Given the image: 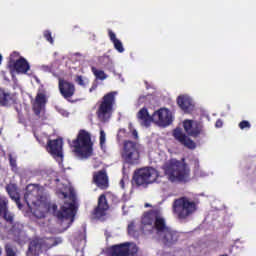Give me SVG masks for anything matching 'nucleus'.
<instances>
[{
    "label": "nucleus",
    "mask_w": 256,
    "mask_h": 256,
    "mask_svg": "<svg viewBox=\"0 0 256 256\" xmlns=\"http://www.w3.org/2000/svg\"><path fill=\"white\" fill-rule=\"evenodd\" d=\"M162 169L170 183H187L191 175V169L185 163V158L181 161L171 158L164 163Z\"/></svg>",
    "instance_id": "obj_1"
},
{
    "label": "nucleus",
    "mask_w": 256,
    "mask_h": 256,
    "mask_svg": "<svg viewBox=\"0 0 256 256\" xmlns=\"http://www.w3.org/2000/svg\"><path fill=\"white\" fill-rule=\"evenodd\" d=\"M198 209L199 201L187 196L177 198L172 203V213L179 221H187L197 213Z\"/></svg>",
    "instance_id": "obj_2"
},
{
    "label": "nucleus",
    "mask_w": 256,
    "mask_h": 256,
    "mask_svg": "<svg viewBox=\"0 0 256 256\" xmlns=\"http://www.w3.org/2000/svg\"><path fill=\"white\" fill-rule=\"evenodd\" d=\"M70 147L77 157H81V159H89V157L93 156L91 133L85 129L79 130L76 139L72 140Z\"/></svg>",
    "instance_id": "obj_3"
},
{
    "label": "nucleus",
    "mask_w": 256,
    "mask_h": 256,
    "mask_svg": "<svg viewBox=\"0 0 256 256\" xmlns=\"http://www.w3.org/2000/svg\"><path fill=\"white\" fill-rule=\"evenodd\" d=\"M159 179V171L153 167H143L134 171L132 178L136 187L147 189L149 185H153Z\"/></svg>",
    "instance_id": "obj_4"
},
{
    "label": "nucleus",
    "mask_w": 256,
    "mask_h": 256,
    "mask_svg": "<svg viewBox=\"0 0 256 256\" xmlns=\"http://www.w3.org/2000/svg\"><path fill=\"white\" fill-rule=\"evenodd\" d=\"M117 92H109L102 97L100 105L96 111V115L100 121H109L113 115V107H115V97Z\"/></svg>",
    "instance_id": "obj_5"
},
{
    "label": "nucleus",
    "mask_w": 256,
    "mask_h": 256,
    "mask_svg": "<svg viewBox=\"0 0 256 256\" xmlns=\"http://www.w3.org/2000/svg\"><path fill=\"white\" fill-rule=\"evenodd\" d=\"M141 154L139 153V144L131 140L124 142V147L122 151V159L128 165H137L139 164V159Z\"/></svg>",
    "instance_id": "obj_6"
},
{
    "label": "nucleus",
    "mask_w": 256,
    "mask_h": 256,
    "mask_svg": "<svg viewBox=\"0 0 256 256\" xmlns=\"http://www.w3.org/2000/svg\"><path fill=\"white\" fill-rule=\"evenodd\" d=\"M139 252L137 245L124 242L112 245L108 250V256H135Z\"/></svg>",
    "instance_id": "obj_7"
},
{
    "label": "nucleus",
    "mask_w": 256,
    "mask_h": 256,
    "mask_svg": "<svg viewBox=\"0 0 256 256\" xmlns=\"http://www.w3.org/2000/svg\"><path fill=\"white\" fill-rule=\"evenodd\" d=\"M9 69H13L16 73L25 74L31 69L29 62L24 57H19L18 52H13L10 55L8 62Z\"/></svg>",
    "instance_id": "obj_8"
},
{
    "label": "nucleus",
    "mask_w": 256,
    "mask_h": 256,
    "mask_svg": "<svg viewBox=\"0 0 256 256\" xmlns=\"http://www.w3.org/2000/svg\"><path fill=\"white\" fill-rule=\"evenodd\" d=\"M52 209L55 217L60 221L71 219V223H73L75 215H77V206H75V203H65L59 211H57V204H54L52 205Z\"/></svg>",
    "instance_id": "obj_9"
},
{
    "label": "nucleus",
    "mask_w": 256,
    "mask_h": 256,
    "mask_svg": "<svg viewBox=\"0 0 256 256\" xmlns=\"http://www.w3.org/2000/svg\"><path fill=\"white\" fill-rule=\"evenodd\" d=\"M153 123L158 127H169L173 123V113L167 108H160L153 113Z\"/></svg>",
    "instance_id": "obj_10"
},
{
    "label": "nucleus",
    "mask_w": 256,
    "mask_h": 256,
    "mask_svg": "<svg viewBox=\"0 0 256 256\" xmlns=\"http://www.w3.org/2000/svg\"><path fill=\"white\" fill-rule=\"evenodd\" d=\"M157 215H159V209L150 210L143 214L141 218V231L144 235H151Z\"/></svg>",
    "instance_id": "obj_11"
},
{
    "label": "nucleus",
    "mask_w": 256,
    "mask_h": 256,
    "mask_svg": "<svg viewBox=\"0 0 256 256\" xmlns=\"http://www.w3.org/2000/svg\"><path fill=\"white\" fill-rule=\"evenodd\" d=\"M24 201L28 205L29 208L37 207L40 203L39 196V187L35 184H29L26 187V192L24 194Z\"/></svg>",
    "instance_id": "obj_12"
},
{
    "label": "nucleus",
    "mask_w": 256,
    "mask_h": 256,
    "mask_svg": "<svg viewBox=\"0 0 256 256\" xmlns=\"http://www.w3.org/2000/svg\"><path fill=\"white\" fill-rule=\"evenodd\" d=\"M47 105V93L44 89H40L36 94L34 102L32 103V110L36 117H41V113L45 111Z\"/></svg>",
    "instance_id": "obj_13"
},
{
    "label": "nucleus",
    "mask_w": 256,
    "mask_h": 256,
    "mask_svg": "<svg viewBox=\"0 0 256 256\" xmlns=\"http://www.w3.org/2000/svg\"><path fill=\"white\" fill-rule=\"evenodd\" d=\"M107 211H109V203H107V196L105 194H101L98 198V205L92 211L93 219H103L105 215H107Z\"/></svg>",
    "instance_id": "obj_14"
},
{
    "label": "nucleus",
    "mask_w": 256,
    "mask_h": 256,
    "mask_svg": "<svg viewBox=\"0 0 256 256\" xmlns=\"http://www.w3.org/2000/svg\"><path fill=\"white\" fill-rule=\"evenodd\" d=\"M183 127L187 135L197 138L203 133V124L193 120H184Z\"/></svg>",
    "instance_id": "obj_15"
},
{
    "label": "nucleus",
    "mask_w": 256,
    "mask_h": 256,
    "mask_svg": "<svg viewBox=\"0 0 256 256\" xmlns=\"http://www.w3.org/2000/svg\"><path fill=\"white\" fill-rule=\"evenodd\" d=\"M47 247V240L43 238H34L30 241L27 251V256H39L41 250Z\"/></svg>",
    "instance_id": "obj_16"
},
{
    "label": "nucleus",
    "mask_w": 256,
    "mask_h": 256,
    "mask_svg": "<svg viewBox=\"0 0 256 256\" xmlns=\"http://www.w3.org/2000/svg\"><path fill=\"white\" fill-rule=\"evenodd\" d=\"M0 217L9 225H13L15 221V215L9 211V200L4 196H0Z\"/></svg>",
    "instance_id": "obj_17"
},
{
    "label": "nucleus",
    "mask_w": 256,
    "mask_h": 256,
    "mask_svg": "<svg viewBox=\"0 0 256 256\" xmlns=\"http://www.w3.org/2000/svg\"><path fill=\"white\" fill-rule=\"evenodd\" d=\"M58 88L64 99H71L75 95V84L63 78H59Z\"/></svg>",
    "instance_id": "obj_18"
},
{
    "label": "nucleus",
    "mask_w": 256,
    "mask_h": 256,
    "mask_svg": "<svg viewBox=\"0 0 256 256\" xmlns=\"http://www.w3.org/2000/svg\"><path fill=\"white\" fill-rule=\"evenodd\" d=\"M173 137L174 139H176V141H179L181 145L187 147V149H195V147H197L195 142L191 138L186 136L181 128L174 129Z\"/></svg>",
    "instance_id": "obj_19"
},
{
    "label": "nucleus",
    "mask_w": 256,
    "mask_h": 256,
    "mask_svg": "<svg viewBox=\"0 0 256 256\" xmlns=\"http://www.w3.org/2000/svg\"><path fill=\"white\" fill-rule=\"evenodd\" d=\"M167 229H169V226H167L165 218L161 217V211L158 210V215H156L150 235H157L159 237Z\"/></svg>",
    "instance_id": "obj_20"
},
{
    "label": "nucleus",
    "mask_w": 256,
    "mask_h": 256,
    "mask_svg": "<svg viewBox=\"0 0 256 256\" xmlns=\"http://www.w3.org/2000/svg\"><path fill=\"white\" fill-rule=\"evenodd\" d=\"M46 149L53 157H63V140H49Z\"/></svg>",
    "instance_id": "obj_21"
},
{
    "label": "nucleus",
    "mask_w": 256,
    "mask_h": 256,
    "mask_svg": "<svg viewBox=\"0 0 256 256\" xmlns=\"http://www.w3.org/2000/svg\"><path fill=\"white\" fill-rule=\"evenodd\" d=\"M159 237H162V242L167 247H171V245H175L179 241V232L167 228L162 234L159 235Z\"/></svg>",
    "instance_id": "obj_22"
},
{
    "label": "nucleus",
    "mask_w": 256,
    "mask_h": 256,
    "mask_svg": "<svg viewBox=\"0 0 256 256\" xmlns=\"http://www.w3.org/2000/svg\"><path fill=\"white\" fill-rule=\"evenodd\" d=\"M93 183H95L99 187V189H108L109 177L107 176V172L105 170L94 172Z\"/></svg>",
    "instance_id": "obj_23"
},
{
    "label": "nucleus",
    "mask_w": 256,
    "mask_h": 256,
    "mask_svg": "<svg viewBox=\"0 0 256 256\" xmlns=\"http://www.w3.org/2000/svg\"><path fill=\"white\" fill-rule=\"evenodd\" d=\"M17 104V96L13 93L0 89V107H11Z\"/></svg>",
    "instance_id": "obj_24"
},
{
    "label": "nucleus",
    "mask_w": 256,
    "mask_h": 256,
    "mask_svg": "<svg viewBox=\"0 0 256 256\" xmlns=\"http://www.w3.org/2000/svg\"><path fill=\"white\" fill-rule=\"evenodd\" d=\"M6 191L9 197L12 199V201H15L18 209H23V204H21V196L17 191V184H13V183L7 184Z\"/></svg>",
    "instance_id": "obj_25"
},
{
    "label": "nucleus",
    "mask_w": 256,
    "mask_h": 256,
    "mask_svg": "<svg viewBox=\"0 0 256 256\" xmlns=\"http://www.w3.org/2000/svg\"><path fill=\"white\" fill-rule=\"evenodd\" d=\"M137 119L143 127H150L151 123H153V114L152 116L149 115V110L147 108L143 107L139 110L137 113Z\"/></svg>",
    "instance_id": "obj_26"
},
{
    "label": "nucleus",
    "mask_w": 256,
    "mask_h": 256,
    "mask_svg": "<svg viewBox=\"0 0 256 256\" xmlns=\"http://www.w3.org/2000/svg\"><path fill=\"white\" fill-rule=\"evenodd\" d=\"M177 104L184 113H191L195 109L193 100L187 96H179L177 98Z\"/></svg>",
    "instance_id": "obj_27"
},
{
    "label": "nucleus",
    "mask_w": 256,
    "mask_h": 256,
    "mask_svg": "<svg viewBox=\"0 0 256 256\" xmlns=\"http://www.w3.org/2000/svg\"><path fill=\"white\" fill-rule=\"evenodd\" d=\"M108 37L110 41L113 43L114 49H116L118 53H123L125 51V48L123 47V42L117 39V35L115 34V32H113V30H108Z\"/></svg>",
    "instance_id": "obj_28"
},
{
    "label": "nucleus",
    "mask_w": 256,
    "mask_h": 256,
    "mask_svg": "<svg viewBox=\"0 0 256 256\" xmlns=\"http://www.w3.org/2000/svg\"><path fill=\"white\" fill-rule=\"evenodd\" d=\"M92 73H94L96 79H100V81H105L107 78V74L103 70H97V68L92 67Z\"/></svg>",
    "instance_id": "obj_29"
},
{
    "label": "nucleus",
    "mask_w": 256,
    "mask_h": 256,
    "mask_svg": "<svg viewBox=\"0 0 256 256\" xmlns=\"http://www.w3.org/2000/svg\"><path fill=\"white\" fill-rule=\"evenodd\" d=\"M128 235H131V237H139V233L135 231V222H131L128 225Z\"/></svg>",
    "instance_id": "obj_30"
},
{
    "label": "nucleus",
    "mask_w": 256,
    "mask_h": 256,
    "mask_svg": "<svg viewBox=\"0 0 256 256\" xmlns=\"http://www.w3.org/2000/svg\"><path fill=\"white\" fill-rule=\"evenodd\" d=\"M5 253L6 256H17V253L13 250V246H11V244L5 245Z\"/></svg>",
    "instance_id": "obj_31"
},
{
    "label": "nucleus",
    "mask_w": 256,
    "mask_h": 256,
    "mask_svg": "<svg viewBox=\"0 0 256 256\" xmlns=\"http://www.w3.org/2000/svg\"><path fill=\"white\" fill-rule=\"evenodd\" d=\"M43 35L46 41H48V43H51V45H53L54 40H53V36L51 35V31L46 30L44 31Z\"/></svg>",
    "instance_id": "obj_32"
},
{
    "label": "nucleus",
    "mask_w": 256,
    "mask_h": 256,
    "mask_svg": "<svg viewBox=\"0 0 256 256\" xmlns=\"http://www.w3.org/2000/svg\"><path fill=\"white\" fill-rule=\"evenodd\" d=\"M21 231H23V225H21L20 223H15L12 225V232L17 233L19 235Z\"/></svg>",
    "instance_id": "obj_33"
},
{
    "label": "nucleus",
    "mask_w": 256,
    "mask_h": 256,
    "mask_svg": "<svg viewBox=\"0 0 256 256\" xmlns=\"http://www.w3.org/2000/svg\"><path fill=\"white\" fill-rule=\"evenodd\" d=\"M239 129H249L251 127V123L247 120H243L238 124Z\"/></svg>",
    "instance_id": "obj_34"
},
{
    "label": "nucleus",
    "mask_w": 256,
    "mask_h": 256,
    "mask_svg": "<svg viewBox=\"0 0 256 256\" xmlns=\"http://www.w3.org/2000/svg\"><path fill=\"white\" fill-rule=\"evenodd\" d=\"M9 163L12 169H17V158H13V155L9 154Z\"/></svg>",
    "instance_id": "obj_35"
},
{
    "label": "nucleus",
    "mask_w": 256,
    "mask_h": 256,
    "mask_svg": "<svg viewBox=\"0 0 256 256\" xmlns=\"http://www.w3.org/2000/svg\"><path fill=\"white\" fill-rule=\"evenodd\" d=\"M75 82L80 85V87H85V80L83 79V76L77 75L75 78Z\"/></svg>",
    "instance_id": "obj_36"
},
{
    "label": "nucleus",
    "mask_w": 256,
    "mask_h": 256,
    "mask_svg": "<svg viewBox=\"0 0 256 256\" xmlns=\"http://www.w3.org/2000/svg\"><path fill=\"white\" fill-rule=\"evenodd\" d=\"M106 141V134L105 131L101 130L100 131V146L103 147V144Z\"/></svg>",
    "instance_id": "obj_37"
},
{
    "label": "nucleus",
    "mask_w": 256,
    "mask_h": 256,
    "mask_svg": "<svg viewBox=\"0 0 256 256\" xmlns=\"http://www.w3.org/2000/svg\"><path fill=\"white\" fill-rule=\"evenodd\" d=\"M132 135L134 139H139V134L137 133V130H133Z\"/></svg>",
    "instance_id": "obj_38"
},
{
    "label": "nucleus",
    "mask_w": 256,
    "mask_h": 256,
    "mask_svg": "<svg viewBox=\"0 0 256 256\" xmlns=\"http://www.w3.org/2000/svg\"><path fill=\"white\" fill-rule=\"evenodd\" d=\"M215 125H216V127H218V128H219V127H223V122H222L221 120H217Z\"/></svg>",
    "instance_id": "obj_39"
},
{
    "label": "nucleus",
    "mask_w": 256,
    "mask_h": 256,
    "mask_svg": "<svg viewBox=\"0 0 256 256\" xmlns=\"http://www.w3.org/2000/svg\"><path fill=\"white\" fill-rule=\"evenodd\" d=\"M95 89H97V84H93L91 86V88L89 89L90 93H93V91H95Z\"/></svg>",
    "instance_id": "obj_40"
},
{
    "label": "nucleus",
    "mask_w": 256,
    "mask_h": 256,
    "mask_svg": "<svg viewBox=\"0 0 256 256\" xmlns=\"http://www.w3.org/2000/svg\"><path fill=\"white\" fill-rule=\"evenodd\" d=\"M120 185H121L122 189H125V180L121 179Z\"/></svg>",
    "instance_id": "obj_41"
},
{
    "label": "nucleus",
    "mask_w": 256,
    "mask_h": 256,
    "mask_svg": "<svg viewBox=\"0 0 256 256\" xmlns=\"http://www.w3.org/2000/svg\"><path fill=\"white\" fill-rule=\"evenodd\" d=\"M61 195H62L63 199H67V197H68V194L66 192H61Z\"/></svg>",
    "instance_id": "obj_42"
},
{
    "label": "nucleus",
    "mask_w": 256,
    "mask_h": 256,
    "mask_svg": "<svg viewBox=\"0 0 256 256\" xmlns=\"http://www.w3.org/2000/svg\"><path fill=\"white\" fill-rule=\"evenodd\" d=\"M34 214H35L37 217H40V218H41V217H45L44 214H41L40 216H38V215H37V210L34 211Z\"/></svg>",
    "instance_id": "obj_43"
},
{
    "label": "nucleus",
    "mask_w": 256,
    "mask_h": 256,
    "mask_svg": "<svg viewBox=\"0 0 256 256\" xmlns=\"http://www.w3.org/2000/svg\"><path fill=\"white\" fill-rule=\"evenodd\" d=\"M3 63V56L0 54V65Z\"/></svg>",
    "instance_id": "obj_44"
},
{
    "label": "nucleus",
    "mask_w": 256,
    "mask_h": 256,
    "mask_svg": "<svg viewBox=\"0 0 256 256\" xmlns=\"http://www.w3.org/2000/svg\"><path fill=\"white\" fill-rule=\"evenodd\" d=\"M3 255V248L0 247V256Z\"/></svg>",
    "instance_id": "obj_45"
},
{
    "label": "nucleus",
    "mask_w": 256,
    "mask_h": 256,
    "mask_svg": "<svg viewBox=\"0 0 256 256\" xmlns=\"http://www.w3.org/2000/svg\"><path fill=\"white\" fill-rule=\"evenodd\" d=\"M3 134V129L2 128H0V135H2Z\"/></svg>",
    "instance_id": "obj_46"
},
{
    "label": "nucleus",
    "mask_w": 256,
    "mask_h": 256,
    "mask_svg": "<svg viewBox=\"0 0 256 256\" xmlns=\"http://www.w3.org/2000/svg\"><path fill=\"white\" fill-rule=\"evenodd\" d=\"M145 207H151V205L150 204H145Z\"/></svg>",
    "instance_id": "obj_47"
},
{
    "label": "nucleus",
    "mask_w": 256,
    "mask_h": 256,
    "mask_svg": "<svg viewBox=\"0 0 256 256\" xmlns=\"http://www.w3.org/2000/svg\"><path fill=\"white\" fill-rule=\"evenodd\" d=\"M196 167H199V163L198 162H196Z\"/></svg>",
    "instance_id": "obj_48"
},
{
    "label": "nucleus",
    "mask_w": 256,
    "mask_h": 256,
    "mask_svg": "<svg viewBox=\"0 0 256 256\" xmlns=\"http://www.w3.org/2000/svg\"><path fill=\"white\" fill-rule=\"evenodd\" d=\"M0 151H2V148H1V146H0Z\"/></svg>",
    "instance_id": "obj_49"
},
{
    "label": "nucleus",
    "mask_w": 256,
    "mask_h": 256,
    "mask_svg": "<svg viewBox=\"0 0 256 256\" xmlns=\"http://www.w3.org/2000/svg\"><path fill=\"white\" fill-rule=\"evenodd\" d=\"M76 199L75 195H74V200Z\"/></svg>",
    "instance_id": "obj_50"
}]
</instances>
